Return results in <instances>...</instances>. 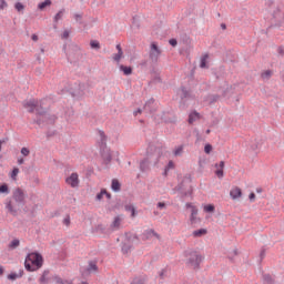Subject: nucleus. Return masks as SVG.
Returning <instances> with one entry per match:
<instances>
[{
  "label": "nucleus",
  "mask_w": 284,
  "mask_h": 284,
  "mask_svg": "<svg viewBox=\"0 0 284 284\" xmlns=\"http://www.w3.org/2000/svg\"><path fill=\"white\" fill-rule=\"evenodd\" d=\"M22 105L30 114H34L31 119L32 124L43 128L44 125H54L57 123V115L48 113V109L43 108V103L31 99L23 101Z\"/></svg>",
  "instance_id": "f257e3e1"
},
{
  "label": "nucleus",
  "mask_w": 284,
  "mask_h": 284,
  "mask_svg": "<svg viewBox=\"0 0 284 284\" xmlns=\"http://www.w3.org/2000/svg\"><path fill=\"white\" fill-rule=\"evenodd\" d=\"M43 267V255L39 252L29 253L26 256L24 268L27 272H37Z\"/></svg>",
  "instance_id": "f03ea898"
},
{
  "label": "nucleus",
  "mask_w": 284,
  "mask_h": 284,
  "mask_svg": "<svg viewBox=\"0 0 284 284\" xmlns=\"http://www.w3.org/2000/svg\"><path fill=\"white\" fill-rule=\"evenodd\" d=\"M190 183H192V175L186 174L184 175L182 182L175 186V190L181 194V199L192 196L194 189H192Z\"/></svg>",
  "instance_id": "7ed1b4c3"
},
{
  "label": "nucleus",
  "mask_w": 284,
  "mask_h": 284,
  "mask_svg": "<svg viewBox=\"0 0 284 284\" xmlns=\"http://www.w3.org/2000/svg\"><path fill=\"white\" fill-rule=\"evenodd\" d=\"M161 159V153H149L146 154V158H144L140 162V170L142 172H150V165H158L159 160Z\"/></svg>",
  "instance_id": "20e7f679"
},
{
  "label": "nucleus",
  "mask_w": 284,
  "mask_h": 284,
  "mask_svg": "<svg viewBox=\"0 0 284 284\" xmlns=\"http://www.w3.org/2000/svg\"><path fill=\"white\" fill-rule=\"evenodd\" d=\"M201 263H203V256L196 251H191L186 265H190L193 270H201Z\"/></svg>",
  "instance_id": "39448f33"
},
{
  "label": "nucleus",
  "mask_w": 284,
  "mask_h": 284,
  "mask_svg": "<svg viewBox=\"0 0 284 284\" xmlns=\"http://www.w3.org/2000/svg\"><path fill=\"white\" fill-rule=\"evenodd\" d=\"M82 57L81 48L77 44H71L67 52V59L70 63H77Z\"/></svg>",
  "instance_id": "423d86ee"
},
{
  "label": "nucleus",
  "mask_w": 284,
  "mask_h": 284,
  "mask_svg": "<svg viewBox=\"0 0 284 284\" xmlns=\"http://www.w3.org/2000/svg\"><path fill=\"white\" fill-rule=\"evenodd\" d=\"M13 201L23 207L26 205V192L21 187H17L12 193Z\"/></svg>",
  "instance_id": "0eeeda50"
},
{
  "label": "nucleus",
  "mask_w": 284,
  "mask_h": 284,
  "mask_svg": "<svg viewBox=\"0 0 284 284\" xmlns=\"http://www.w3.org/2000/svg\"><path fill=\"white\" fill-rule=\"evenodd\" d=\"M161 57V49H159V44L156 42L151 43V50L149 53V59L152 63H159V58Z\"/></svg>",
  "instance_id": "6e6552de"
},
{
  "label": "nucleus",
  "mask_w": 284,
  "mask_h": 284,
  "mask_svg": "<svg viewBox=\"0 0 284 284\" xmlns=\"http://www.w3.org/2000/svg\"><path fill=\"white\" fill-rule=\"evenodd\" d=\"M143 110L144 112H146V114H154V112H156V104L154 98H151L145 102Z\"/></svg>",
  "instance_id": "1a4fd4ad"
},
{
  "label": "nucleus",
  "mask_w": 284,
  "mask_h": 284,
  "mask_svg": "<svg viewBox=\"0 0 284 284\" xmlns=\"http://www.w3.org/2000/svg\"><path fill=\"white\" fill-rule=\"evenodd\" d=\"M82 272V276H88V274H92V272H99V266L97 265V261H89L87 268Z\"/></svg>",
  "instance_id": "9d476101"
},
{
  "label": "nucleus",
  "mask_w": 284,
  "mask_h": 284,
  "mask_svg": "<svg viewBox=\"0 0 284 284\" xmlns=\"http://www.w3.org/2000/svg\"><path fill=\"white\" fill-rule=\"evenodd\" d=\"M65 183L71 187H79V173H71V175L65 179Z\"/></svg>",
  "instance_id": "9b49d317"
},
{
  "label": "nucleus",
  "mask_w": 284,
  "mask_h": 284,
  "mask_svg": "<svg viewBox=\"0 0 284 284\" xmlns=\"http://www.w3.org/2000/svg\"><path fill=\"white\" fill-rule=\"evenodd\" d=\"M152 236H155V239H161V235L159 233L154 232V229L146 230L143 233V241H149V239H152Z\"/></svg>",
  "instance_id": "f8f14e48"
},
{
  "label": "nucleus",
  "mask_w": 284,
  "mask_h": 284,
  "mask_svg": "<svg viewBox=\"0 0 284 284\" xmlns=\"http://www.w3.org/2000/svg\"><path fill=\"white\" fill-rule=\"evenodd\" d=\"M197 215H199V209L193 207V210H191V216H190V221L192 225H194V223H201V217H196Z\"/></svg>",
  "instance_id": "ddd939ff"
},
{
  "label": "nucleus",
  "mask_w": 284,
  "mask_h": 284,
  "mask_svg": "<svg viewBox=\"0 0 284 284\" xmlns=\"http://www.w3.org/2000/svg\"><path fill=\"white\" fill-rule=\"evenodd\" d=\"M215 168H220L215 171V175L217 176V179H223V176H225L224 173V168H225V162L221 161L220 164H215Z\"/></svg>",
  "instance_id": "4468645a"
},
{
  "label": "nucleus",
  "mask_w": 284,
  "mask_h": 284,
  "mask_svg": "<svg viewBox=\"0 0 284 284\" xmlns=\"http://www.w3.org/2000/svg\"><path fill=\"white\" fill-rule=\"evenodd\" d=\"M115 49L118 50V53L113 54V61L119 63L123 58V48H121V44H116Z\"/></svg>",
  "instance_id": "2eb2a0df"
},
{
  "label": "nucleus",
  "mask_w": 284,
  "mask_h": 284,
  "mask_svg": "<svg viewBox=\"0 0 284 284\" xmlns=\"http://www.w3.org/2000/svg\"><path fill=\"white\" fill-rule=\"evenodd\" d=\"M221 97H227V89L226 90H222L221 95L219 94H212L209 97L210 103H216V101H219L221 99Z\"/></svg>",
  "instance_id": "dca6fc26"
},
{
  "label": "nucleus",
  "mask_w": 284,
  "mask_h": 284,
  "mask_svg": "<svg viewBox=\"0 0 284 284\" xmlns=\"http://www.w3.org/2000/svg\"><path fill=\"white\" fill-rule=\"evenodd\" d=\"M230 196L234 201H235V199H241V196H243V191L241 190V187H235V189L231 190Z\"/></svg>",
  "instance_id": "f3484780"
},
{
  "label": "nucleus",
  "mask_w": 284,
  "mask_h": 284,
  "mask_svg": "<svg viewBox=\"0 0 284 284\" xmlns=\"http://www.w3.org/2000/svg\"><path fill=\"white\" fill-rule=\"evenodd\" d=\"M262 281H263V284H275L276 283V281L274 280V277H272V275L270 273L263 274Z\"/></svg>",
  "instance_id": "a211bd4d"
},
{
  "label": "nucleus",
  "mask_w": 284,
  "mask_h": 284,
  "mask_svg": "<svg viewBox=\"0 0 284 284\" xmlns=\"http://www.w3.org/2000/svg\"><path fill=\"white\" fill-rule=\"evenodd\" d=\"M6 209L8 210L9 214L12 216H17L19 214V211L12 206V201L9 200V202L6 203Z\"/></svg>",
  "instance_id": "6ab92c4d"
},
{
  "label": "nucleus",
  "mask_w": 284,
  "mask_h": 284,
  "mask_svg": "<svg viewBox=\"0 0 284 284\" xmlns=\"http://www.w3.org/2000/svg\"><path fill=\"white\" fill-rule=\"evenodd\" d=\"M196 119H201V113L193 111L189 114V124L192 125V123H194V121H196Z\"/></svg>",
  "instance_id": "aec40b11"
},
{
  "label": "nucleus",
  "mask_w": 284,
  "mask_h": 284,
  "mask_svg": "<svg viewBox=\"0 0 284 284\" xmlns=\"http://www.w3.org/2000/svg\"><path fill=\"white\" fill-rule=\"evenodd\" d=\"M134 241H139V235L132 233H125V241L124 243H134Z\"/></svg>",
  "instance_id": "412c9836"
},
{
  "label": "nucleus",
  "mask_w": 284,
  "mask_h": 284,
  "mask_svg": "<svg viewBox=\"0 0 284 284\" xmlns=\"http://www.w3.org/2000/svg\"><path fill=\"white\" fill-rule=\"evenodd\" d=\"M111 190L113 192H121V182L118 179H113L111 182Z\"/></svg>",
  "instance_id": "4be33fe9"
},
{
  "label": "nucleus",
  "mask_w": 284,
  "mask_h": 284,
  "mask_svg": "<svg viewBox=\"0 0 284 284\" xmlns=\"http://www.w3.org/2000/svg\"><path fill=\"white\" fill-rule=\"evenodd\" d=\"M120 72H123L124 77H130V74H132V72H133V69H132V67L121 64Z\"/></svg>",
  "instance_id": "5701e85b"
},
{
  "label": "nucleus",
  "mask_w": 284,
  "mask_h": 284,
  "mask_svg": "<svg viewBox=\"0 0 284 284\" xmlns=\"http://www.w3.org/2000/svg\"><path fill=\"white\" fill-rule=\"evenodd\" d=\"M101 156H102V159H103L105 165H108L109 163H112V154H111L110 152H108V151L104 150V151L101 153Z\"/></svg>",
  "instance_id": "b1692460"
},
{
  "label": "nucleus",
  "mask_w": 284,
  "mask_h": 284,
  "mask_svg": "<svg viewBox=\"0 0 284 284\" xmlns=\"http://www.w3.org/2000/svg\"><path fill=\"white\" fill-rule=\"evenodd\" d=\"M50 274L49 270L43 271L42 275L39 278V283L41 284H48L50 283V278H48V275Z\"/></svg>",
  "instance_id": "393cba45"
},
{
  "label": "nucleus",
  "mask_w": 284,
  "mask_h": 284,
  "mask_svg": "<svg viewBox=\"0 0 284 284\" xmlns=\"http://www.w3.org/2000/svg\"><path fill=\"white\" fill-rule=\"evenodd\" d=\"M124 210H125V212H131V217H132V219L136 217V214H139V213L136 212V207H134V205H132V204H126V205L124 206Z\"/></svg>",
  "instance_id": "a878e982"
},
{
  "label": "nucleus",
  "mask_w": 284,
  "mask_h": 284,
  "mask_svg": "<svg viewBox=\"0 0 284 284\" xmlns=\"http://www.w3.org/2000/svg\"><path fill=\"white\" fill-rule=\"evenodd\" d=\"M181 99H192V91L187 90L185 87L181 88Z\"/></svg>",
  "instance_id": "bb28decb"
},
{
  "label": "nucleus",
  "mask_w": 284,
  "mask_h": 284,
  "mask_svg": "<svg viewBox=\"0 0 284 284\" xmlns=\"http://www.w3.org/2000/svg\"><path fill=\"white\" fill-rule=\"evenodd\" d=\"M52 6V0H44L38 4V10H45V8H50Z\"/></svg>",
  "instance_id": "cd10ccee"
},
{
  "label": "nucleus",
  "mask_w": 284,
  "mask_h": 284,
  "mask_svg": "<svg viewBox=\"0 0 284 284\" xmlns=\"http://www.w3.org/2000/svg\"><path fill=\"white\" fill-rule=\"evenodd\" d=\"M121 250H122V254H128L130 250H132V243L122 242Z\"/></svg>",
  "instance_id": "c85d7f7f"
},
{
  "label": "nucleus",
  "mask_w": 284,
  "mask_h": 284,
  "mask_svg": "<svg viewBox=\"0 0 284 284\" xmlns=\"http://www.w3.org/2000/svg\"><path fill=\"white\" fill-rule=\"evenodd\" d=\"M205 234H207V230L206 229H199V230L193 232V236L195 239H201V236H205Z\"/></svg>",
  "instance_id": "c756f323"
},
{
  "label": "nucleus",
  "mask_w": 284,
  "mask_h": 284,
  "mask_svg": "<svg viewBox=\"0 0 284 284\" xmlns=\"http://www.w3.org/2000/svg\"><path fill=\"white\" fill-rule=\"evenodd\" d=\"M215 210H216V206H214V204L204 205V212L206 214H214Z\"/></svg>",
  "instance_id": "7c9ffc66"
},
{
  "label": "nucleus",
  "mask_w": 284,
  "mask_h": 284,
  "mask_svg": "<svg viewBox=\"0 0 284 284\" xmlns=\"http://www.w3.org/2000/svg\"><path fill=\"white\" fill-rule=\"evenodd\" d=\"M63 14H65V9H61L53 18L54 23H59L61 19H63Z\"/></svg>",
  "instance_id": "2f4dec72"
},
{
  "label": "nucleus",
  "mask_w": 284,
  "mask_h": 284,
  "mask_svg": "<svg viewBox=\"0 0 284 284\" xmlns=\"http://www.w3.org/2000/svg\"><path fill=\"white\" fill-rule=\"evenodd\" d=\"M90 48L92 50H101V43L99 42V40H91Z\"/></svg>",
  "instance_id": "473e14b6"
},
{
  "label": "nucleus",
  "mask_w": 284,
  "mask_h": 284,
  "mask_svg": "<svg viewBox=\"0 0 284 284\" xmlns=\"http://www.w3.org/2000/svg\"><path fill=\"white\" fill-rule=\"evenodd\" d=\"M19 245H21V241H19V239H14L13 241L10 242L9 248L17 250V247H19Z\"/></svg>",
  "instance_id": "72a5a7b5"
},
{
  "label": "nucleus",
  "mask_w": 284,
  "mask_h": 284,
  "mask_svg": "<svg viewBox=\"0 0 284 284\" xmlns=\"http://www.w3.org/2000/svg\"><path fill=\"white\" fill-rule=\"evenodd\" d=\"M111 227H115L116 230H119V227H121V217L120 216H115L112 224H111Z\"/></svg>",
  "instance_id": "f704fd0d"
},
{
  "label": "nucleus",
  "mask_w": 284,
  "mask_h": 284,
  "mask_svg": "<svg viewBox=\"0 0 284 284\" xmlns=\"http://www.w3.org/2000/svg\"><path fill=\"white\" fill-rule=\"evenodd\" d=\"M0 194H10V187L7 183L0 185Z\"/></svg>",
  "instance_id": "c9c22d12"
},
{
  "label": "nucleus",
  "mask_w": 284,
  "mask_h": 284,
  "mask_svg": "<svg viewBox=\"0 0 284 284\" xmlns=\"http://www.w3.org/2000/svg\"><path fill=\"white\" fill-rule=\"evenodd\" d=\"M131 284H145V277L136 276L132 280Z\"/></svg>",
  "instance_id": "e433bc0d"
},
{
  "label": "nucleus",
  "mask_w": 284,
  "mask_h": 284,
  "mask_svg": "<svg viewBox=\"0 0 284 284\" xmlns=\"http://www.w3.org/2000/svg\"><path fill=\"white\" fill-rule=\"evenodd\" d=\"M100 132V138H101V144L100 148H103L105 145V142L108 141V136L105 135V132L99 131Z\"/></svg>",
  "instance_id": "4c0bfd02"
},
{
  "label": "nucleus",
  "mask_w": 284,
  "mask_h": 284,
  "mask_svg": "<svg viewBox=\"0 0 284 284\" xmlns=\"http://www.w3.org/2000/svg\"><path fill=\"white\" fill-rule=\"evenodd\" d=\"M183 148H184L183 144H181L180 146H178V148L175 149V151H174V155H175V156H183Z\"/></svg>",
  "instance_id": "58836bf2"
},
{
  "label": "nucleus",
  "mask_w": 284,
  "mask_h": 284,
  "mask_svg": "<svg viewBox=\"0 0 284 284\" xmlns=\"http://www.w3.org/2000/svg\"><path fill=\"white\" fill-rule=\"evenodd\" d=\"M234 256H239V250H233V253H230L229 255H227V258H229V261H231V263H234Z\"/></svg>",
  "instance_id": "ea45409f"
},
{
  "label": "nucleus",
  "mask_w": 284,
  "mask_h": 284,
  "mask_svg": "<svg viewBox=\"0 0 284 284\" xmlns=\"http://www.w3.org/2000/svg\"><path fill=\"white\" fill-rule=\"evenodd\" d=\"M14 9L17 10V12H23V10H26V6H23V3L21 2H17L14 4Z\"/></svg>",
  "instance_id": "a19ab883"
},
{
  "label": "nucleus",
  "mask_w": 284,
  "mask_h": 284,
  "mask_svg": "<svg viewBox=\"0 0 284 284\" xmlns=\"http://www.w3.org/2000/svg\"><path fill=\"white\" fill-rule=\"evenodd\" d=\"M281 10L280 9H276L274 12H273V19H275V21H281Z\"/></svg>",
  "instance_id": "79ce46f5"
},
{
  "label": "nucleus",
  "mask_w": 284,
  "mask_h": 284,
  "mask_svg": "<svg viewBox=\"0 0 284 284\" xmlns=\"http://www.w3.org/2000/svg\"><path fill=\"white\" fill-rule=\"evenodd\" d=\"M221 121L219 120V118H213V120L211 121L209 128H219V123Z\"/></svg>",
  "instance_id": "37998d69"
},
{
  "label": "nucleus",
  "mask_w": 284,
  "mask_h": 284,
  "mask_svg": "<svg viewBox=\"0 0 284 284\" xmlns=\"http://www.w3.org/2000/svg\"><path fill=\"white\" fill-rule=\"evenodd\" d=\"M103 196H105V189H102L95 196V201H102Z\"/></svg>",
  "instance_id": "c03bdc74"
},
{
  "label": "nucleus",
  "mask_w": 284,
  "mask_h": 284,
  "mask_svg": "<svg viewBox=\"0 0 284 284\" xmlns=\"http://www.w3.org/2000/svg\"><path fill=\"white\" fill-rule=\"evenodd\" d=\"M200 68H207V54L201 59Z\"/></svg>",
  "instance_id": "a18cd8bd"
},
{
  "label": "nucleus",
  "mask_w": 284,
  "mask_h": 284,
  "mask_svg": "<svg viewBox=\"0 0 284 284\" xmlns=\"http://www.w3.org/2000/svg\"><path fill=\"white\" fill-rule=\"evenodd\" d=\"M262 79H272V70H266L262 73Z\"/></svg>",
  "instance_id": "49530a36"
},
{
  "label": "nucleus",
  "mask_w": 284,
  "mask_h": 284,
  "mask_svg": "<svg viewBox=\"0 0 284 284\" xmlns=\"http://www.w3.org/2000/svg\"><path fill=\"white\" fill-rule=\"evenodd\" d=\"M52 278L55 282V284H65L63 278H61L59 275H54Z\"/></svg>",
  "instance_id": "de8ad7c7"
},
{
  "label": "nucleus",
  "mask_w": 284,
  "mask_h": 284,
  "mask_svg": "<svg viewBox=\"0 0 284 284\" xmlns=\"http://www.w3.org/2000/svg\"><path fill=\"white\" fill-rule=\"evenodd\" d=\"M20 152H21L22 156H30V149H28L26 146H23Z\"/></svg>",
  "instance_id": "09e8293b"
},
{
  "label": "nucleus",
  "mask_w": 284,
  "mask_h": 284,
  "mask_svg": "<svg viewBox=\"0 0 284 284\" xmlns=\"http://www.w3.org/2000/svg\"><path fill=\"white\" fill-rule=\"evenodd\" d=\"M7 278L9 281H17V278H19V275L17 273H10Z\"/></svg>",
  "instance_id": "8fccbe9b"
},
{
  "label": "nucleus",
  "mask_w": 284,
  "mask_h": 284,
  "mask_svg": "<svg viewBox=\"0 0 284 284\" xmlns=\"http://www.w3.org/2000/svg\"><path fill=\"white\" fill-rule=\"evenodd\" d=\"M19 175V168H13L12 172H11V179H17V176Z\"/></svg>",
  "instance_id": "3c124183"
},
{
  "label": "nucleus",
  "mask_w": 284,
  "mask_h": 284,
  "mask_svg": "<svg viewBox=\"0 0 284 284\" xmlns=\"http://www.w3.org/2000/svg\"><path fill=\"white\" fill-rule=\"evenodd\" d=\"M170 45H172V48H176V45H179V41L174 38L169 40Z\"/></svg>",
  "instance_id": "603ef678"
},
{
  "label": "nucleus",
  "mask_w": 284,
  "mask_h": 284,
  "mask_svg": "<svg viewBox=\"0 0 284 284\" xmlns=\"http://www.w3.org/2000/svg\"><path fill=\"white\" fill-rule=\"evenodd\" d=\"M204 152H205V154H210L212 152V144H210V143L205 144Z\"/></svg>",
  "instance_id": "864d4df0"
},
{
  "label": "nucleus",
  "mask_w": 284,
  "mask_h": 284,
  "mask_svg": "<svg viewBox=\"0 0 284 284\" xmlns=\"http://www.w3.org/2000/svg\"><path fill=\"white\" fill-rule=\"evenodd\" d=\"M248 200L251 203H254V201H256V194L254 192L250 193Z\"/></svg>",
  "instance_id": "5fc2aeb1"
},
{
  "label": "nucleus",
  "mask_w": 284,
  "mask_h": 284,
  "mask_svg": "<svg viewBox=\"0 0 284 284\" xmlns=\"http://www.w3.org/2000/svg\"><path fill=\"white\" fill-rule=\"evenodd\" d=\"M61 39H70V31L64 30L62 36H61Z\"/></svg>",
  "instance_id": "6e6d98bb"
},
{
  "label": "nucleus",
  "mask_w": 284,
  "mask_h": 284,
  "mask_svg": "<svg viewBox=\"0 0 284 284\" xmlns=\"http://www.w3.org/2000/svg\"><path fill=\"white\" fill-rule=\"evenodd\" d=\"M7 6H8V2H6V0H0V10H6Z\"/></svg>",
  "instance_id": "4d7b16f0"
},
{
  "label": "nucleus",
  "mask_w": 284,
  "mask_h": 284,
  "mask_svg": "<svg viewBox=\"0 0 284 284\" xmlns=\"http://www.w3.org/2000/svg\"><path fill=\"white\" fill-rule=\"evenodd\" d=\"M165 274H168V268H163V270L159 273L160 278H165Z\"/></svg>",
  "instance_id": "13d9d810"
},
{
  "label": "nucleus",
  "mask_w": 284,
  "mask_h": 284,
  "mask_svg": "<svg viewBox=\"0 0 284 284\" xmlns=\"http://www.w3.org/2000/svg\"><path fill=\"white\" fill-rule=\"evenodd\" d=\"M156 205H158V207H159L160 210H165V209L168 207V205L165 204V202H159Z\"/></svg>",
  "instance_id": "bf43d9fd"
},
{
  "label": "nucleus",
  "mask_w": 284,
  "mask_h": 284,
  "mask_svg": "<svg viewBox=\"0 0 284 284\" xmlns=\"http://www.w3.org/2000/svg\"><path fill=\"white\" fill-rule=\"evenodd\" d=\"M74 19H75V21H79V22L81 23V19H83V14H81V13H75V14H74Z\"/></svg>",
  "instance_id": "052dcab7"
},
{
  "label": "nucleus",
  "mask_w": 284,
  "mask_h": 284,
  "mask_svg": "<svg viewBox=\"0 0 284 284\" xmlns=\"http://www.w3.org/2000/svg\"><path fill=\"white\" fill-rule=\"evenodd\" d=\"M63 224L68 226H70V215H67L63 220Z\"/></svg>",
  "instance_id": "680f3d73"
},
{
  "label": "nucleus",
  "mask_w": 284,
  "mask_h": 284,
  "mask_svg": "<svg viewBox=\"0 0 284 284\" xmlns=\"http://www.w3.org/2000/svg\"><path fill=\"white\" fill-rule=\"evenodd\" d=\"M174 168V162L169 161L168 165L165 166L166 170H173Z\"/></svg>",
  "instance_id": "e2e57ef3"
},
{
  "label": "nucleus",
  "mask_w": 284,
  "mask_h": 284,
  "mask_svg": "<svg viewBox=\"0 0 284 284\" xmlns=\"http://www.w3.org/2000/svg\"><path fill=\"white\" fill-rule=\"evenodd\" d=\"M54 134H57V131H48L47 132V139H50V138L54 136Z\"/></svg>",
  "instance_id": "0e129e2a"
},
{
  "label": "nucleus",
  "mask_w": 284,
  "mask_h": 284,
  "mask_svg": "<svg viewBox=\"0 0 284 284\" xmlns=\"http://www.w3.org/2000/svg\"><path fill=\"white\" fill-rule=\"evenodd\" d=\"M264 258H265V248H262L260 253V261H263Z\"/></svg>",
  "instance_id": "69168bd1"
},
{
  "label": "nucleus",
  "mask_w": 284,
  "mask_h": 284,
  "mask_svg": "<svg viewBox=\"0 0 284 284\" xmlns=\"http://www.w3.org/2000/svg\"><path fill=\"white\" fill-rule=\"evenodd\" d=\"M185 207H186V210H194V207H196V206H194V205H192V203L191 202H187L186 204H185Z\"/></svg>",
  "instance_id": "338daca9"
},
{
  "label": "nucleus",
  "mask_w": 284,
  "mask_h": 284,
  "mask_svg": "<svg viewBox=\"0 0 284 284\" xmlns=\"http://www.w3.org/2000/svg\"><path fill=\"white\" fill-rule=\"evenodd\" d=\"M278 54H281V57H284V49H283V47H278Z\"/></svg>",
  "instance_id": "774afa93"
}]
</instances>
